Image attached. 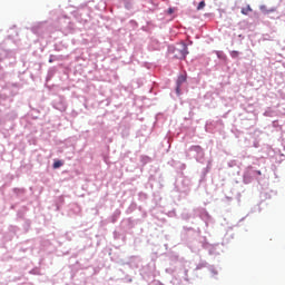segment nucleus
I'll return each instance as SVG.
<instances>
[{"mask_svg": "<svg viewBox=\"0 0 285 285\" xmlns=\"http://www.w3.org/2000/svg\"><path fill=\"white\" fill-rule=\"evenodd\" d=\"M190 150H194L195 153H199V150H202V146H199V145L191 146Z\"/></svg>", "mask_w": 285, "mask_h": 285, "instance_id": "5", "label": "nucleus"}, {"mask_svg": "<svg viewBox=\"0 0 285 285\" xmlns=\"http://www.w3.org/2000/svg\"><path fill=\"white\" fill-rule=\"evenodd\" d=\"M257 175H262V171H257Z\"/></svg>", "mask_w": 285, "mask_h": 285, "instance_id": "10", "label": "nucleus"}, {"mask_svg": "<svg viewBox=\"0 0 285 285\" xmlns=\"http://www.w3.org/2000/svg\"><path fill=\"white\" fill-rule=\"evenodd\" d=\"M242 14H249V12H253V8H250V4H247L245 8L242 9Z\"/></svg>", "mask_w": 285, "mask_h": 285, "instance_id": "3", "label": "nucleus"}, {"mask_svg": "<svg viewBox=\"0 0 285 285\" xmlns=\"http://www.w3.org/2000/svg\"><path fill=\"white\" fill-rule=\"evenodd\" d=\"M186 81V76L181 75L178 77V80H177V88H176V91L179 92V88L181 86V83H185Z\"/></svg>", "mask_w": 285, "mask_h": 285, "instance_id": "2", "label": "nucleus"}, {"mask_svg": "<svg viewBox=\"0 0 285 285\" xmlns=\"http://www.w3.org/2000/svg\"><path fill=\"white\" fill-rule=\"evenodd\" d=\"M61 166H63V163L61 160H56L53 163V168H61Z\"/></svg>", "mask_w": 285, "mask_h": 285, "instance_id": "4", "label": "nucleus"}, {"mask_svg": "<svg viewBox=\"0 0 285 285\" xmlns=\"http://www.w3.org/2000/svg\"><path fill=\"white\" fill-rule=\"evenodd\" d=\"M204 8H206V2L200 1V2L198 3L197 10H204Z\"/></svg>", "mask_w": 285, "mask_h": 285, "instance_id": "6", "label": "nucleus"}, {"mask_svg": "<svg viewBox=\"0 0 285 285\" xmlns=\"http://www.w3.org/2000/svg\"><path fill=\"white\" fill-rule=\"evenodd\" d=\"M230 57H233V59H237V57H239V51H232Z\"/></svg>", "mask_w": 285, "mask_h": 285, "instance_id": "7", "label": "nucleus"}, {"mask_svg": "<svg viewBox=\"0 0 285 285\" xmlns=\"http://www.w3.org/2000/svg\"><path fill=\"white\" fill-rule=\"evenodd\" d=\"M173 12H175V10L173 8L168 9V14H173Z\"/></svg>", "mask_w": 285, "mask_h": 285, "instance_id": "8", "label": "nucleus"}, {"mask_svg": "<svg viewBox=\"0 0 285 285\" xmlns=\"http://www.w3.org/2000/svg\"><path fill=\"white\" fill-rule=\"evenodd\" d=\"M187 55L188 46H186V43L181 42L174 48V57H176V59H186Z\"/></svg>", "mask_w": 285, "mask_h": 285, "instance_id": "1", "label": "nucleus"}, {"mask_svg": "<svg viewBox=\"0 0 285 285\" xmlns=\"http://www.w3.org/2000/svg\"><path fill=\"white\" fill-rule=\"evenodd\" d=\"M265 12H266V14H268V12H275V9L267 10V11H265Z\"/></svg>", "mask_w": 285, "mask_h": 285, "instance_id": "9", "label": "nucleus"}]
</instances>
